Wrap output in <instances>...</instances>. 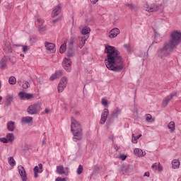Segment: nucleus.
I'll list each match as a JSON object with an SVG mask.
<instances>
[{"instance_id":"f257e3e1","label":"nucleus","mask_w":181,"mask_h":181,"mask_svg":"<svg viewBox=\"0 0 181 181\" xmlns=\"http://www.w3.org/2000/svg\"><path fill=\"white\" fill-rule=\"evenodd\" d=\"M105 53L107 54V59H105L107 69L115 73H121L124 70V62L119 51L115 47L107 45L105 47Z\"/></svg>"},{"instance_id":"f03ea898","label":"nucleus","mask_w":181,"mask_h":181,"mask_svg":"<svg viewBox=\"0 0 181 181\" xmlns=\"http://www.w3.org/2000/svg\"><path fill=\"white\" fill-rule=\"evenodd\" d=\"M181 43V32L174 30L170 33V40L164 42L163 47L157 50L156 54L160 59L170 56L174 49H176Z\"/></svg>"},{"instance_id":"7ed1b4c3","label":"nucleus","mask_w":181,"mask_h":181,"mask_svg":"<svg viewBox=\"0 0 181 181\" xmlns=\"http://www.w3.org/2000/svg\"><path fill=\"white\" fill-rule=\"evenodd\" d=\"M71 132L73 134L74 142L81 141L83 139V128L81 124L77 121L74 117H71Z\"/></svg>"},{"instance_id":"20e7f679","label":"nucleus","mask_w":181,"mask_h":181,"mask_svg":"<svg viewBox=\"0 0 181 181\" xmlns=\"http://www.w3.org/2000/svg\"><path fill=\"white\" fill-rule=\"evenodd\" d=\"M40 104L34 103L28 106L27 108V112L29 115H37L38 112H40Z\"/></svg>"},{"instance_id":"39448f33","label":"nucleus","mask_w":181,"mask_h":181,"mask_svg":"<svg viewBox=\"0 0 181 181\" xmlns=\"http://www.w3.org/2000/svg\"><path fill=\"white\" fill-rule=\"evenodd\" d=\"M71 64H73L71 59H70L69 58H64L62 62V66L66 71H67L68 73H70V71H71Z\"/></svg>"},{"instance_id":"423d86ee","label":"nucleus","mask_w":181,"mask_h":181,"mask_svg":"<svg viewBox=\"0 0 181 181\" xmlns=\"http://www.w3.org/2000/svg\"><path fill=\"white\" fill-rule=\"evenodd\" d=\"M67 86V77L64 76L61 78L59 84H58V93H63L64 91V88H66Z\"/></svg>"},{"instance_id":"0eeeda50","label":"nucleus","mask_w":181,"mask_h":181,"mask_svg":"<svg viewBox=\"0 0 181 181\" xmlns=\"http://www.w3.org/2000/svg\"><path fill=\"white\" fill-rule=\"evenodd\" d=\"M160 6H162V4L157 5L156 4H153L149 6L148 4H145L144 8H146V11L147 12H158Z\"/></svg>"},{"instance_id":"6e6552de","label":"nucleus","mask_w":181,"mask_h":181,"mask_svg":"<svg viewBox=\"0 0 181 181\" xmlns=\"http://www.w3.org/2000/svg\"><path fill=\"white\" fill-rule=\"evenodd\" d=\"M109 115H110V111L108 110V109L105 108L103 110V112L101 114V119L99 122L100 125H104V124H105V121H107V118H108Z\"/></svg>"},{"instance_id":"1a4fd4ad","label":"nucleus","mask_w":181,"mask_h":181,"mask_svg":"<svg viewBox=\"0 0 181 181\" xmlns=\"http://www.w3.org/2000/svg\"><path fill=\"white\" fill-rule=\"evenodd\" d=\"M18 170L22 180L28 181V175H26V170H25V168L22 165H18Z\"/></svg>"},{"instance_id":"9d476101","label":"nucleus","mask_w":181,"mask_h":181,"mask_svg":"<svg viewBox=\"0 0 181 181\" xmlns=\"http://www.w3.org/2000/svg\"><path fill=\"white\" fill-rule=\"evenodd\" d=\"M175 95H176V93H171L169 95L166 96L163 102H162V107L165 108V107H168V104L170 102V100H172Z\"/></svg>"},{"instance_id":"9b49d317","label":"nucleus","mask_w":181,"mask_h":181,"mask_svg":"<svg viewBox=\"0 0 181 181\" xmlns=\"http://www.w3.org/2000/svg\"><path fill=\"white\" fill-rule=\"evenodd\" d=\"M60 12H62V4H59L58 5L54 7V9L52 12V17L54 18L58 15H60Z\"/></svg>"},{"instance_id":"f8f14e48","label":"nucleus","mask_w":181,"mask_h":181,"mask_svg":"<svg viewBox=\"0 0 181 181\" xmlns=\"http://www.w3.org/2000/svg\"><path fill=\"white\" fill-rule=\"evenodd\" d=\"M121 33V30L118 28H114L110 31V35L109 37L110 39H115L118 35Z\"/></svg>"},{"instance_id":"ddd939ff","label":"nucleus","mask_w":181,"mask_h":181,"mask_svg":"<svg viewBox=\"0 0 181 181\" xmlns=\"http://www.w3.org/2000/svg\"><path fill=\"white\" fill-rule=\"evenodd\" d=\"M9 59H11L10 57L4 56L0 61V69L1 70H5L6 68V63H8Z\"/></svg>"},{"instance_id":"4468645a","label":"nucleus","mask_w":181,"mask_h":181,"mask_svg":"<svg viewBox=\"0 0 181 181\" xmlns=\"http://www.w3.org/2000/svg\"><path fill=\"white\" fill-rule=\"evenodd\" d=\"M62 76H63V71L62 70L56 71V72L50 76L49 80L51 81H53V80L60 78V77H62Z\"/></svg>"},{"instance_id":"2eb2a0df","label":"nucleus","mask_w":181,"mask_h":181,"mask_svg":"<svg viewBox=\"0 0 181 181\" xmlns=\"http://www.w3.org/2000/svg\"><path fill=\"white\" fill-rule=\"evenodd\" d=\"M45 47L47 50L51 52V53H54V52L56 51V49H54L56 45L54 43L45 42Z\"/></svg>"},{"instance_id":"dca6fc26","label":"nucleus","mask_w":181,"mask_h":181,"mask_svg":"<svg viewBox=\"0 0 181 181\" xmlns=\"http://www.w3.org/2000/svg\"><path fill=\"white\" fill-rule=\"evenodd\" d=\"M134 153L136 155V156H138L139 158H143V156H145L146 155V153L141 149L139 148H134Z\"/></svg>"},{"instance_id":"f3484780","label":"nucleus","mask_w":181,"mask_h":181,"mask_svg":"<svg viewBox=\"0 0 181 181\" xmlns=\"http://www.w3.org/2000/svg\"><path fill=\"white\" fill-rule=\"evenodd\" d=\"M22 124H30L33 122V117L30 116L23 117L21 119Z\"/></svg>"},{"instance_id":"a211bd4d","label":"nucleus","mask_w":181,"mask_h":181,"mask_svg":"<svg viewBox=\"0 0 181 181\" xmlns=\"http://www.w3.org/2000/svg\"><path fill=\"white\" fill-rule=\"evenodd\" d=\"M87 39L88 38L86 37V36L78 37L79 43L78 46V47H80V49H83V47H84V45H86V41L87 40Z\"/></svg>"},{"instance_id":"6ab92c4d","label":"nucleus","mask_w":181,"mask_h":181,"mask_svg":"<svg viewBox=\"0 0 181 181\" xmlns=\"http://www.w3.org/2000/svg\"><path fill=\"white\" fill-rule=\"evenodd\" d=\"M7 129L11 132H13L15 131V122L9 121L7 122Z\"/></svg>"},{"instance_id":"aec40b11","label":"nucleus","mask_w":181,"mask_h":181,"mask_svg":"<svg viewBox=\"0 0 181 181\" xmlns=\"http://www.w3.org/2000/svg\"><path fill=\"white\" fill-rule=\"evenodd\" d=\"M154 32V41L152 42V44L149 46L148 49H151V47H152V46H153L155 42L158 41V39H159L160 40V34L158 33V32H156V30H153Z\"/></svg>"},{"instance_id":"412c9836","label":"nucleus","mask_w":181,"mask_h":181,"mask_svg":"<svg viewBox=\"0 0 181 181\" xmlns=\"http://www.w3.org/2000/svg\"><path fill=\"white\" fill-rule=\"evenodd\" d=\"M121 114V109L119 107H116L111 113L110 116L114 118H118V116Z\"/></svg>"},{"instance_id":"4be33fe9","label":"nucleus","mask_w":181,"mask_h":181,"mask_svg":"<svg viewBox=\"0 0 181 181\" xmlns=\"http://www.w3.org/2000/svg\"><path fill=\"white\" fill-rule=\"evenodd\" d=\"M12 101H13V95H7L5 101V105H6V107H9V105L12 104Z\"/></svg>"},{"instance_id":"5701e85b","label":"nucleus","mask_w":181,"mask_h":181,"mask_svg":"<svg viewBox=\"0 0 181 181\" xmlns=\"http://www.w3.org/2000/svg\"><path fill=\"white\" fill-rule=\"evenodd\" d=\"M180 166V161L177 159H175L172 161L173 169H177Z\"/></svg>"},{"instance_id":"b1692460","label":"nucleus","mask_w":181,"mask_h":181,"mask_svg":"<svg viewBox=\"0 0 181 181\" xmlns=\"http://www.w3.org/2000/svg\"><path fill=\"white\" fill-rule=\"evenodd\" d=\"M91 32V28H90V27L88 26H84L82 30H81V34L84 35V36H86V35H88V33H90Z\"/></svg>"},{"instance_id":"393cba45","label":"nucleus","mask_w":181,"mask_h":181,"mask_svg":"<svg viewBox=\"0 0 181 181\" xmlns=\"http://www.w3.org/2000/svg\"><path fill=\"white\" fill-rule=\"evenodd\" d=\"M66 56L68 57H74L76 56V52H74V49L73 48H69L66 51Z\"/></svg>"},{"instance_id":"a878e982","label":"nucleus","mask_w":181,"mask_h":181,"mask_svg":"<svg viewBox=\"0 0 181 181\" xmlns=\"http://www.w3.org/2000/svg\"><path fill=\"white\" fill-rule=\"evenodd\" d=\"M46 30H47V25H43L42 24L38 28V32L41 35H43V33H45V32H46Z\"/></svg>"},{"instance_id":"bb28decb","label":"nucleus","mask_w":181,"mask_h":181,"mask_svg":"<svg viewBox=\"0 0 181 181\" xmlns=\"http://www.w3.org/2000/svg\"><path fill=\"white\" fill-rule=\"evenodd\" d=\"M57 172L59 175H64L66 171H64V168L63 165H58L57 166Z\"/></svg>"},{"instance_id":"cd10ccee","label":"nucleus","mask_w":181,"mask_h":181,"mask_svg":"<svg viewBox=\"0 0 181 181\" xmlns=\"http://www.w3.org/2000/svg\"><path fill=\"white\" fill-rule=\"evenodd\" d=\"M6 138L8 139V142H13V141H15V136L13 135V133L7 134Z\"/></svg>"},{"instance_id":"c85d7f7f","label":"nucleus","mask_w":181,"mask_h":181,"mask_svg":"<svg viewBox=\"0 0 181 181\" xmlns=\"http://www.w3.org/2000/svg\"><path fill=\"white\" fill-rule=\"evenodd\" d=\"M4 50L6 52V53H12V47H11V43H6L5 44Z\"/></svg>"},{"instance_id":"c756f323","label":"nucleus","mask_w":181,"mask_h":181,"mask_svg":"<svg viewBox=\"0 0 181 181\" xmlns=\"http://www.w3.org/2000/svg\"><path fill=\"white\" fill-rule=\"evenodd\" d=\"M168 129H170V132H175V122L171 121L168 124Z\"/></svg>"},{"instance_id":"7c9ffc66","label":"nucleus","mask_w":181,"mask_h":181,"mask_svg":"<svg viewBox=\"0 0 181 181\" xmlns=\"http://www.w3.org/2000/svg\"><path fill=\"white\" fill-rule=\"evenodd\" d=\"M8 83L11 86H15V84H16V78L13 76H10L8 78Z\"/></svg>"},{"instance_id":"2f4dec72","label":"nucleus","mask_w":181,"mask_h":181,"mask_svg":"<svg viewBox=\"0 0 181 181\" xmlns=\"http://www.w3.org/2000/svg\"><path fill=\"white\" fill-rule=\"evenodd\" d=\"M115 119V117H113L110 115L107 120V125L110 127V125H112V124H114Z\"/></svg>"},{"instance_id":"473e14b6","label":"nucleus","mask_w":181,"mask_h":181,"mask_svg":"<svg viewBox=\"0 0 181 181\" xmlns=\"http://www.w3.org/2000/svg\"><path fill=\"white\" fill-rule=\"evenodd\" d=\"M8 164L10 165V166H12V167L16 165V161H15V159L13 158V157L8 158Z\"/></svg>"},{"instance_id":"72a5a7b5","label":"nucleus","mask_w":181,"mask_h":181,"mask_svg":"<svg viewBox=\"0 0 181 181\" xmlns=\"http://www.w3.org/2000/svg\"><path fill=\"white\" fill-rule=\"evenodd\" d=\"M125 6L127 8H129V9H131V11H137L136 6H135L132 4H127Z\"/></svg>"},{"instance_id":"f704fd0d","label":"nucleus","mask_w":181,"mask_h":181,"mask_svg":"<svg viewBox=\"0 0 181 181\" xmlns=\"http://www.w3.org/2000/svg\"><path fill=\"white\" fill-rule=\"evenodd\" d=\"M66 42L63 43L60 48H59V53H61V54H63V53H64V52H66Z\"/></svg>"},{"instance_id":"c9c22d12","label":"nucleus","mask_w":181,"mask_h":181,"mask_svg":"<svg viewBox=\"0 0 181 181\" xmlns=\"http://www.w3.org/2000/svg\"><path fill=\"white\" fill-rule=\"evenodd\" d=\"M123 46H124V49H126L127 53H132V49L131 48V45L124 44Z\"/></svg>"},{"instance_id":"e433bc0d","label":"nucleus","mask_w":181,"mask_h":181,"mask_svg":"<svg viewBox=\"0 0 181 181\" xmlns=\"http://www.w3.org/2000/svg\"><path fill=\"white\" fill-rule=\"evenodd\" d=\"M24 84L22 85V87L25 89L27 90V88H29L30 87V84L28 81H23Z\"/></svg>"},{"instance_id":"4c0bfd02","label":"nucleus","mask_w":181,"mask_h":181,"mask_svg":"<svg viewBox=\"0 0 181 181\" xmlns=\"http://www.w3.org/2000/svg\"><path fill=\"white\" fill-rule=\"evenodd\" d=\"M83 165H79L76 171L77 175H81L83 173Z\"/></svg>"},{"instance_id":"58836bf2","label":"nucleus","mask_w":181,"mask_h":181,"mask_svg":"<svg viewBox=\"0 0 181 181\" xmlns=\"http://www.w3.org/2000/svg\"><path fill=\"white\" fill-rule=\"evenodd\" d=\"M26 100H30V98H33L35 95L33 93H25V95Z\"/></svg>"},{"instance_id":"ea45409f","label":"nucleus","mask_w":181,"mask_h":181,"mask_svg":"<svg viewBox=\"0 0 181 181\" xmlns=\"http://www.w3.org/2000/svg\"><path fill=\"white\" fill-rule=\"evenodd\" d=\"M101 104L104 105V107H108V100L105 98H102Z\"/></svg>"},{"instance_id":"a19ab883","label":"nucleus","mask_w":181,"mask_h":181,"mask_svg":"<svg viewBox=\"0 0 181 181\" xmlns=\"http://www.w3.org/2000/svg\"><path fill=\"white\" fill-rule=\"evenodd\" d=\"M146 120L147 122H152V115L151 114L146 115Z\"/></svg>"},{"instance_id":"79ce46f5","label":"nucleus","mask_w":181,"mask_h":181,"mask_svg":"<svg viewBox=\"0 0 181 181\" xmlns=\"http://www.w3.org/2000/svg\"><path fill=\"white\" fill-rule=\"evenodd\" d=\"M18 95L21 100H23V98H25L26 93L24 91H21L18 93Z\"/></svg>"},{"instance_id":"37998d69","label":"nucleus","mask_w":181,"mask_h":181,"mask_svg":"<svg viewBox=\"0 0 181 181\" xmlns=\"http://www.w3.org/2000/svg\"><path fill=\"white\" fill-rule=\"evenodd\" d=\"M37 41V37H36L35 36H32L30 37V42L31 43H36Z\"/></svg>"},{"instance_id":"c03bdc74","label":"nucleus","mask_w":181,"mask_h":181,"mask_svg":"<svg viewBox=\"0 0 181 181\" xmlns=\"http://www.w3.org/2000/svg\"><path fill=\"white\" fill-rule=\"evenodd\" d=\"M1 142H2L3 144H8L9 141L8 140V139L6 137L1 138L0 139Z\"/></svg>"},{"instance_id":"a18cd8bd","label":"nucleus","mask_w":181,"mask_h":181,"mask_svg":"<svg viewBox=\"0 0 181 181\" xmlns=\"http://www.w3.org/2000/svg\"><path fill=\"white\" fill-rule=\"evenodd\" d=\"M119 158V159H121V160H125L127 159V155L120 154Z\"/></svg>"},{"instance_id":"49530a36","label":"nucleus","mask_w":181,"mask_h":181,"mask_svg":"<svg viewBox=\"0 0 181 181\" xmlns=\"http://www.w3.org/2000/svg\"><path fill=\"white\" fill-rule=\"evenodd\" d=\"M132 142H133V144H137L138 139H136V136H134V134H132Z\"/></svg>"},{"instance_id":"de8ad7c7","label":"nucleus","mask_w":181,"mask_h":181,"mask_svg":"<svg viewBox=\"0 0 181 181\" xmlns=\"http://www.w3.org/2000/svg\"><path fill=\"white\" fill-rule=\"evenodd\" d=\"M156 170H158V172H162L163 170V168L160 165V163H158Z\"/></svg>"},{"instance_id":"09e8293b","label":"nucleus","mask_w":181,"mask_h":181,"mask_svg":"<svg viewBox=\"0 0 181 181\" xmlns=\"http://www.w3.org/2000/svg\"><path fill=\"white\" fill-rule=\"evenodd\" d=\"M74 40H75L74 37H71L70 42H69L70 45H74Z\"/></svg>"},{"instance_id":"8fccbe9b","label":"nucleus","mask_w":181,"mask_h":181,"mask_svg":"<svg viewBox=\"0 0 181 181\" xmlns=\"http://www.w3.org/2000/svg\"><path fill=\"white\" fill-rule=\"evenodd\" d=\"M114 148H115L116 152H118V151H119V149H120V147L119 146L118 144H115Z\"/></svg>"},{"instance_id":"3c124183","label":"nucleus","mask_w":181,"mask_h":181,"mask_svg":"<svg viewBox=\"0 0 181 181\" xmlns=\"http://www.w3.org/2000/svg\"><path fill=\"white\" fill-rule=\"evenodd\" d=\"M158 165H159V163H155L154 164L152 165V168L153 169H158Z\"/></svg>"},{"instance_id":"603ef678","label":"nucleus","mask_w":181,"mask_h":181,"mask_svg":"<svg viewBox=\"0 0 181 181\" xmlns=\"http://www.w3.org/2000/svg\"><path fill=\"white\" fill-rule=\"evenodd\" d=\"M34 173H39V167L37 165L34 167Z\"/></svg>"},{"instance_id":"864d4df0","label":"nucleus","mask_w":181,"mask_h":181,"mask_svg":"<svg viewBox=\"0 0 181 181\" xmlns=\"http://www.w3.org/2000/svg\"><path fill=\"white\" fill-rule=\"evenodd\" d=\"M37 22H38V23H42V24H43V23H45V21H43L42 18H38L37 19Z\"/></svg>"},{"instance_id":"5fc2aeb1","label":"nucleus","mask_w":181,"mask_h":181,"mask_svg":"<svg viewBox=\"0 0 181 181\" xmlns=\"http://www.w3.org/2000/svg\"><path fill=\"white\" fill-rule=\"evenodd\" d=\"M23 52L24 53H26V52H28V46L26 45L23 46Z\"/></svg>"},{"instance_id":"6e6d98bb","label":"nucleus","mask_w":181,"mask_h":181,"mask_svg":"<svg viewBox=\"0 0 181 181\" xmlns=\"http://www.w3.org/2000/svg\"><path fill=\"white\" fill-rule=\"evenodd\" d=\"M98 170H100V168L98 167H95L93 169V173H98Z\"/></svg>"},{"instance_id":"4d7b16f0","label":"nucleus","mask_w":181,"mask_h":181,"mask_svg":"<svg viewBox=\"0 0 181 181\" xmlns=\"http://www.w3.org/2000/svg\"><path fill=\"white\" fill-rule=\"evenodd\" d=\"M59 21H60V18H56L52 21V23H56V22H59Z\"/></svg>"},{"instance_id":"13d9d810","label":"nucleus","mask_w":181,"mask_h":181,"mask_svg":"<svg viewBox=\"0 0 181 181\" xmlns=\"http://www.w3.org/2000/svg\"><path fill=\"white\" fill-rule=\"evenodd\" d=\"M90 2L92 4H93V5H95V4H97V2H98V0H90Z\"/></svg>"},{"instance_id":"bf43d9fd","label":"nucleus","mask_w":181,"mask_h":181,"mask_svg":"<svg viewBox=\"0 0 181 181\" xmlns=\"http://www.w3.org/2000/svg\"><path fill=\"white\" fill-rule=\"evenodd\" d=\"M144 176H146L147 177H149V176H150L149 172H146V173H144Z\"/></svg>"},{"instance_id":"052dcab7","label":"nucleus","mask_w":181,"mask_h":181,"mask_svg":"<svg viewBox=\"0 0 181 181\" xmlns=\"http://www.w3.org/2000/svg\"><path fill=\"white\" fill-rule=\"evenodd\" d=\"M45 112L46 114H49V113L50 112V110L46 108V109L45 110Z\"/></svg>"},{"instance_id":"680f3d73","label":"nucleus","mask_w":181,"mask_h":181,"mask_svg":"<svg viewBox=\"0 0 181 181\" xmlns=\"http://www.w3.org/2000/svg\"><path fill=\"white\" fill-rule=\"evenodd\" d=\"M39 169H43V165L42 163L38 164Z\"/></svg>"},{"instance_id":"e2e57ef3","label":"nucleus","mask_w":181,"mask_h":181,"mask_svg":"<svg viewBox=\"0 0 181 181\" xmlns=\"http://www.w3.org/2000/svg\"><path fill=\"white\" fill-rule=\"evenodd\" d=\"M39 173H34V177H39V175H37Z\"/></svg>"},{"instance_id":"0e129e2a","label":"nucleus","mask_w":181,"mask_h":181,"mask_svg":"<svg viewBox=\"0 0 181 181\" xmlns=\"http://www.w3.org/2000/svg\"><path fill=\"white\" fill-rule=\"evenodd\" d=\"M55 181H62V177H57Z\"/></svg>"},{"instance_id":"69168bd1","label":"nucleus","mask_w":181,"mask_h":181,"mask_svg":"<svg viewBox=\"0 0 181 181\" xmlns=\"http://www.w3.org/2000/svg\"><path fill=\"white\" fill-rule=\"evenodd\" d=\"M141 136H142V134H138L136 137V139H139V138H141Z\"/></svg>"},{"instance_id":"338daca9","label":"nucleus","mask_w":181,"mask_h":181,"mask_svg":"<svg viewBox=\"0 0 181 181\" xmlns=\"http://www.w3.org/2000/svg\"><path fill=\"white\" fill-rule=\"evenodd\" d=\"M109 139H114V136H109Z\"/></svg>"},{"instance_id":"774afa93","label":"nucleus","mask_w":181,"mask_h":181,"mask_svg":"<svg viewBox=\"0 0 181 181\" xmlns=\"http://www.w3.org/2000/svg\"><path fill=\"white\" fill-rule=\"evenodd\" d=\"M61 181H66V178H61Z\"/></svg>"}]
</instances>
